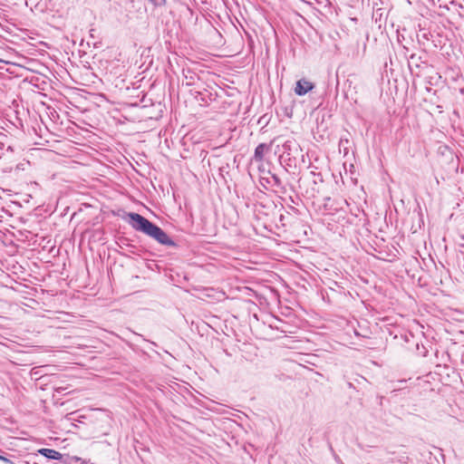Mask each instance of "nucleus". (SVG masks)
Wrapping results in <instances>:
<instances>
[{"instance_id": "1", "label": "nucleus", "mask_w": 464, "mask_h": 464, "mask_svg": "<svg viewBox=\"0 0 464 464\" xmlns=\"http://www.w3.org/2000/svg\"><path fill=\"white\" fill-rule=\"evenodd\" d=\"M129 218L130 219V224L135 230L143 232L161 245L168 246H174L176 245L163 229L141 215L138 213H130Z\"/></svg>"}, {"instance_id": "2", "label": "nucleus", "mask_w": 464, "mask_h": 464, "mask_svg": "<svg viewBox=\"0 0 464 464\" xmlns=\"http://www.w3.org/2000/svg\"><path fill=\"white\" fill-rule=\"evenodd\" d=\"M314 87V85L311 82L305 79H301L296 82L295 92L298 96H303L305 95L308 92L312 91Z\"/></svg>"}, {"instance_id": "3", "label": "nucleus", "mask_w": 464, "mask_h": 464, "mask_svg": "<svg viewBox=\"0 0 464 464\" xmlns=\"http://www.w3.org/2000/svg\"><path fill=\"white\" fill-rule=\"evenodd\" d=\"M270 150V146L266 143H260L256 146L254 153V160L261 162L264 160L265 153Z\"/></svg>"}, {"instance_id": "4", "label": "nucleus", "mask_w": 464, "mask_h": 464, "mask_svg": "<svg viewBox=\"0 0 464 464\" xmlns=\"http://www.w3.org/2000/svg\"><path fill=\"white\" fill-rule=\"evenodd\" d=\"M38 452L50 459L59 460L63 458V455L59 451L53 449H40Z\"/></svg>"}, {"instance_id": "5", "label": "nucleus", "mask_w": 464, "mask_h": 464, "mask_svg": "<svg viewBox=\"0 0 464 464\" xmlns=\"http://www.w3.org/2000/svg\"><path fill=\"white\" fill-rule=\"evenodd\" d=\"M450 5L453 7H458L459 9H464V0H462V3H457L456 1L452 0L450 2Z\"/></svg>"}, {"instance_id": "6", "label": "nucleus", "mask_w": 464, "mask_h": 464, "mask_svg": "<svg viewBox=\"0 0 464 464\" xmlns=\"http://www.w3.org/2000/svg\"><path fill=\"white\" fill-rule=\"evenodd\" d=\"M293 144H294V142H293V141H291V140H286V141L284 143V145H283V148H284L285 151L291 150V147H292V145H293Z\"/></svg>"}, {"instance_id": "7", "label": "nucleus", "mask_w": 464, "mask_h": 464, "mask_svg": "<svg viewBox=\"0 0 464 464\" xmlns=\"http://www.w3.org/2000/svg\"><path fill=\"white\" fill-rule=\"evenodd\" d=\"M155 5H162L165 4L166 0H150Z\"/></svg>"}, {"instance_id": "8", "label": "nucleus", "mask_w": 464, "mask_h": 464, "mask_svg": "<svg viewBox=\"0 0 464 464\" xmlns=\"http://www.w3.org/2000/svg\"><path fill=\"white\" fill-rule=\"evenodd\" d=\"M0 459L6 463H11V460L5 458V456L0 455Z\"/></svg>"}]
</instances>
